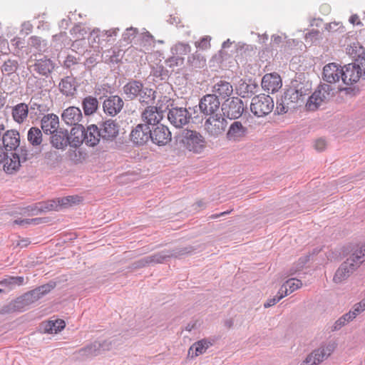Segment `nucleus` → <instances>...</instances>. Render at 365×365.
I'll return each mask as SVG.
<instances>
[{
	"label": "nucleus",
	"instance_id": "nucleus-43",
	"mask_svg": "<svg viewBox=\"0 0 365 365\" xmlns=\"http://www.w3.org/2000/svg\"><path fill=\"white\" fill-rule=\"evenodd\" d=\"M190 46L187 43L178 42L171 48V53L173 55H176L179 57H182L190 52Z\"/></svg>",
	"mask_w": 365,
	"mask_h": 365
},
{
	"label": "nucleus",
	"instance_id": "nucleus-10",
	"mask_svg": "<svg viewBox=\"0 0 365 365\" xmlns=\"http://www.w3.org/2000/svg\"><path fill=\"white\" fill-rule=\"evenodd\" d=\"M190 252L187 247L175 250H163L153 255L146 256L140 259L137 263L138 267H145L152 263H163L167 258L177 257Z\"/></svg>",
	"mask_w": 365,
	"mask_h": 365
},
{
	"label": "nucleus",
	"instance_id": "nucleus-7",
	"mask_svg": "<svg viewBox=\"0 0 365 365\" xmlns=\"http://www.w3.org/2000/svg\"><path fill=\"white\" fill-rule=\"evenodd\" d=\"M221 110L225 118L237 120L245 111L244 103L238 97L227 98L221 105Z\"/></svg>",
	"mask_w": 365,
	"mask_h": 365
},
{
	"label": "nucleus",
	"instance_id": "nucleus-17",
	"mask_svg": "<svg viewBox=\"0 0 365 365\" xmlns=\"http://www.w3.org/2000/svg\"><path fill=\"white\" fill-rule=\"evenodd\" d=\"M123 106V99L117 95L106 97L103 102L104 113L111 117L117 115L122 110Z\"/></svg>",
	"mask_w": 365,
	"mask_h": 365
},
{
	"label": "nucleus",
	"instance_id": "nucleus-45",
	"mask_svg": "<svg viewBox=\"0 0 365 365\" xmlns=\"http://www.w3.org/2000/svg\"><path fill=\"white\" fill-rule=\"evenodd\" d=\"M65 326V322L62 319L49 321L45 327V330L48 333H58L61 331Z\"/></svg>",
	"mask_w": 365,
	"mask_h": 365
},
{
	"label": "nucleus",
	"instance_id": "nucleus-37",
	"mask_svg": "<svg viewBox=\"0 0 365 365\" xmlns=\"http://www.w3.org/2000/svg\"><path fill=\"white\" fill-rule=\"evenodd\" d=\"M24 284V277L21 276H7L0 281V286L7 288L9 291Z\"/></svg>",
	"mask_w": 365,
	"mask_h": 365
},
{
	"label": "nucleus",
	"instance_id": "nucleus-35",
	"mask_svg": "<svg viewBox=\"0 0 365 365\" xmlns=\"http://www.w3.org/2000/svg\"><path fill=\"white\" fill-rule=\"evenodd\" d=\"M76 83L74 78L67 76L61 79L59 83L61 92L67 97H73L76 93Z\"/></svg>",
	"mask_w": 365,
	"mask_h": 365
},
{
	"label": "nucleus",
	"instance_id": "nucleus-50",
	"mask_svg": "<svg viewBox=\"0 0 365 365\" xmlns=\"http://www.w3.org/2000/svg\"><path fill=\"white\" fill-rule=\"evenodd\" d=\"M309 255H306L300 257L297 263L290 269L289 275H293L298 271H299L301 269H302L303 267L309 260Z\"/></svg>",
	"mask_w": 365,
	"mask_h": 365
},
{
	"label": "nucleus",
	"instance_id": "nucleus-31",
	"mask_svg": "<svg viewBox=\"0 0 365 365\" xmlns=\"http://www.w3.org/2000/svg\"><path fill=\"white\" fill-rule=\"evenodd\" d=\"M85 128L82 125L73 126L69 134L70 146L78 148L84 143Z\"/></svg>",
	"mask_w": 365,
	"mask_h": 365
},
{
	"label": "nucleus",
	"instance_id": "nucleus-51",
	"mask_svg": "<svg viewBox=\"0 0 365 365\" xmlns=\"http://www.w3.org/2000/svg\"><path fill=\"white\" fill-rule=\"evenodd\" d=\"M78 197L74 196H67L65 197L58 198L57 202L59 204V209H62L63 207H66L68 205H71L75 204L76 202V199Z\"/></svg>",
	"mask_w": 365,
	"mask_h": 365
},
{
	"label": "nucleus",
	"instance_id": "nucleus-8",
	"mask_svg": "<svg viewBox=\"0 0 365 365\" xmlns=\"http://www.w3.org/2000/svg\"><path fill=\"white\" fill-rule=\"evenodd\" d=\"M227 125L226 118L222 113H217L208 116L204 123V129L209 136L215 138L225 132Z\"/></svg>",
	"mask_w": 365,
	"mask_h": 365
},
{
	"label": "nucleus",
	"instance_id": "nucleus-58",
	"mask_svg": "<svg viewBox=\"0 0 365 365\" xmlns=\"http://www.w3.org/2000/svg\"><path fill=\"white\" fill-rule=\"evenodd\" d=\"M41 221V218H33V219H18L14 220V223L19 225H30L31 223L38 224Z\"/></svg>",
	"mask_w": 365,
	"mask_h": 365
},
{
	"label": "nucleus",
	"instance_id": "nucleus-33",
	"mask_svg": "<svg viewBox=\"0 0 365 365\" xmlns=\"http://www.w3.org/2000/svg\"><path fill=\"white\" fill-rule=\"evenodd\" d=\"M118 31V28L102 31L98 29H93L90 34L88 41L101 44L102 41H108L106 38L116 36Z\"/></svg>",
	"mask_w": 365,
	"mask_h": 365
},
{
	"label": "nucleus",
	"instance_id": "nucleus-63",
	"mask_svg": "<svg viewBox=\"0 0 365 365\" xmlns=\"http://www.w3.org/2000/svg\"><path fill=\"white\" fill-rule=\"evenodd\" d=\"M33 26L29 21H25L21 24V32L28 35L32 31Z\"/></svg>",
	"mask_w": 365,
	"mask_h": 365
},
{
	"label": "nucleus",
	"instance_id": "nucleus-55",
	"mask_svg": "<svg viewBox=\"0 0 365 365\" xmlns=\"http://www.w3.org/2000/svg\"><path fill=\"white\" fill-rule=\"evenodd\" d=\"M284 297V294L279 289L277 294L275 297L268 299L267 302L264 303V307L265 308L270 307L277 304L280 299H282Z\"/></svg>",
	"mask_w": 365,
	"mask_h": 365
},
{
	"label": "nucleus",
	"instance_id": "nucleus-39",
	"mask_svg": "<svg viewBox=\"0 0 365 365\" xmlns=\"http://www.w3.org/2000/svg\"><path fill=\"white\" fill-rule=\"evenodd\" d=\"M27 140L34 147L40 145L43 141V135L41 129L37 127H31L28 131Z\"/></svg>",
	"mask_w": 365,
	"mask_h": 365
},
{
	"label": "nucleus",
	"instance_id": "nucleus-52",
	"mask_svg": "<svg viewBox=\"0 0 365 365\" xmlns=\"http://www.w3.org/2000/svg\"><path fill=\"white\" fill-rule=\"evenodd\" d=\"M11 155L9 151H6L4 148L1 145L0 146V164L4 163V170L6 171V165H8V163H10L9 158H11Z\"/></svg>",
	"mask_w": 365,
	"mask_h": 365
},
{
	"label": "nucleus",
	"instance_id": "nucleus-49",
	"mask_svg": "<svg viewBox=\"0 0 365 365\" xmlns=\"http://www.w3.org/2000/svg\"><path fill=\"white\" fill-rule=\"evenodd\" d=\"M353 320L352 315H351L349 312H347L335 322L334 329L338 330Z\"/></svg>",
	"mask_w": 365,
	"mask_h": 365
},
{
	"label": "nucleus",
	"instance_id": "nucleus-62",
	"mask_svg": "<svg viewBox=\"0 0 365 365\" xmlns=\"http://www.w3.org/2000/svg\"><path fill=\"white\" fill-rule=\"evenodd\" d=\"M255 47L252 45L246 44V43H239L237 44V50L242 52H253Z\"/></svg>",
	"mask_w": 365,
	"mask_h": 365
},
{
	"label": "nucleus",
	"instance_id": "nucleus-42",
	"mask_svg": "<svg viewBox=\"0 0 365 365\" xmlns=\"http://www.w3.org/2000/svg\"><path fill=\"white\" fill-rule=\"evenodd\" d=\"M54 284H46L36 287V289L31 290L30 292L35 297L36 300H38L42 297L50 292L53 288Z\"/></svg>",
	"mask_w": 365,
	"mask_h": 365
},
{
	"label": "nucleus",
	"instance_id": "nucleus-44",
	"mask_svg": "<svg viewBox=\"0 0 365 365\" xmlns=\"http://www.w3.org/2000/svg\"><path fill=\"white\" fill-rule=\"evenodd\" d=\"M28 106L30 110L35 115L43 114L48 110L47 106L43 103H40L38 98L32 97Z\"/></svg>",
	"mask_w": 365,
	"mask_h": 365
},
{
	"label": "nucleus",
	"instance_id": "nucleus-30",
	"mask_svg": "<svg viewBox=\"0 0 365 365\" xmlns=\"http://www.w3.org/2000/svg\"><path fill=\"white\" fill-rule=\"evenodd\" d=\"M59 118L53 113L44 115L41 120V127L46 135H51L54 130L59 129Z\"/></svg>",
	"mask_w": 365,
	"mask_h": 365
},
{
	"label": "nucleus",
	"instance_id": "nucleus-60",
	"mask_svg": "<svg viewBox=\"0 0 365 365\" xmlns=\"http://www.w3.org/2000/svg\"><path fill=\"white\" fill-rule=\"evenodd\" d=\"M43 41L41 38L34 36L29 38V44L36 49L41 50V43Z\"/></svg>",
	"mask_w": 365,
	"mask_h": 365
},
{
	"label": "nucleus",
	"instance_id": "nucleus-40",
	"mask_svg": "<svg viewBox=\"0 0 365 365\" xmlns=\"http://www.w3.org/2000/svg\"><path fill=\"white\" fill-rule=\"evenodd\" d=\"M302 285V283L300 280L297 279L295 282V279H289L282 284L279 289L284 296H287L300 288Z\"/></svg>",
	"mask_w": 365,
	"mask_h": 365
},
{
	"label": "nucleus",
	"instance_id": "nucleus-57",
	"mask_svg": "<svg viewBox=\"0 0 365 365\" xmlns=\"http://www.w3.org/2000/svg\"><path fill=\"white\" fill-rule=\"evenodd\" d=\"M183 57H179L176 55H173L171 57H170L167 61V64L170 66H178L182 63L183 62Z\"/></svg>",
	"mask_w": 365,
	"mask_h": 365
},
{
	"label": "nucleus",
	"instance_id": "nucleus-36",
	"mask_svg": "<svg viewBox=\"0 0 365 365\" xmlns=\"http://www.w3.org/2000/svg\"><path fill=\"white\" fill-rule=\"evenodd\" d=\"M211 345L212 343L207 339L200 340L190 347L188 355L194 357L202 354Z\"/></svg>",
	"mask_w": 365,
	"mask_h": 365
},
{
	"label": "nucleus",
	"instance_id": "nucleus-47",
	"mask_svg": "<svg viewBox=\"0 0 365 365\" xmlns=\"http://www.w3.org/2000/svg\"><path fill=\"white\" fill-rule=\"evenodd\" d=\"M187 62L194 68H202L205 65V59L197 52L188 56Z\"/></svg>",
	"mask_w": 365,
	"mask_h": 365
},
{
	"label": "nucleus",
	"instance_id": "nucleus-32",
	"mask_svg": "<svg viewBox=\"0 0 365 365\" xmlns=\"http://www.w3.org/2000/svg\"><path fill=\"white\" fill-rule=\"evenodd\" d=\"M84 138V143L86 145L91 147L96 145L101 138L98 127L95 124L88 125L85 129Z\"/></svg>",
	"mask_w": 365,
	"mask_h": 365
},
{
	"label": "nucleus",
	"instance_id": "nucleus-38",
	"mask_svg": "<svg viewBox=\"0 0 365 365\" xmlns=\"http://www.w3.org/2000/svg\"><path fill=\"white\" fill-rule=\"evenodd\" d=\"M82 106L86 115L96 113L98 108V101L96 98L91 96L86 97L82 102Z\"/></svg>",
	"mask_w": 365,
	"mask_h": 365
},
{
	"label": "nucleus",
	"instance_id": "nucleus-19",
	"mask_svg": "<svg viewBox=\"0 0 365 365\" xmlns=\"http://www.w3.org/2000/svg\"><path fill=\"white\" fill-rule=\"evenodd\" d=\"M248 133L247 128L241 121L232 122L226 133V138L232 142H240L245 139Z\"/></svg>",
	"mask_w": 365,
	"mask_h": 365
},
{
	"label": "nucleus",
	"instance_id": "nucleus-18",
	"mask_svg": "<svg viewBox=\"0 0 365 365\" xmlns=\"http://www.w3.org/2000/svg\"><path fill=\"white\" fill-rule=\"evenodd\" d=\"M150 127L145 123L137 125L131 131L130 140L137 145L145 144L150 138Z\"/></svg>",
	"mask_w": 365,
	"mask_h": 365
},
{
	"label": "nucleus",
	"instance_id": "nucleus-14",
	"mask_svg": "<svg viewBox=\"0 0 365 365\" xmlns=\"http://www.w3.org/2000/svg\"><path fill=\"white\" fill-rule=\"evenodd\" d=\"M220 108V100L212 93L205 95L199 102L200 112L206 116L217 114Z\"/></svg>",
	"mask_w": 365,
	"mask_h": 365
},
{
	"label": "nucleus",
	"instance_id": "nucleus-61",
	"mask_svg": "<svg viewBox=\"0 0 365 365\" xmlns=\"http://www.w3.org/2000/svg\"><path fill=\"white\" fill-rule=\"evenodd\" d=\"M364 309L362 308L361 305L359 303L355 304L352 309L349 312L351 315H352L353 319H354L356 316L363 312Z\"/></svg>",
	"mask_w": 365,
	"mask_h": 365
},
{
	"label": "nucleus",
	"instance_id": "nucleus-9",
	"mask_svg": "<svg viewBox=\"0 0 365 365\" xmlns=\"http://www.w3.org/2000/svg\"><path fill=\"white\" fill-rule=\"evenodd\" d=\"M341 80L346 86H351L356 83L360 78L365 80L364 73L365 68L361 66V64L356 63H351L341 66Z\"/></svg>",
	"mask_w": 365,
	"mask_h": 365
},
{
	"label": "nucleus",
	"instance_id": "nucleus-41",
	"mask_svg": "<svg viewBox=\"0 0 365 365\" xmlns=\"http://www.w3.org/2000/svg\"><path fill=\"white\" fill-rule=\"evenodd\" d=\"M19 68V62L16 59L8 58L4 61L1 68L3 73L8 76L15 73Z\"/></svg>",
	"mask_w": 365,
	"mask_h": 365
},
{
	"label": "nucleus",
	"instance_id": "nucleus-21",
	"mask_svg": "<svg viewBox=\"0 0 365 365\" xmlns=\"http://www.w3.org/2000/svg\"><path fill=\"white\" fill-rule=\"evenodd\" d=\"M50 143L51 145L58 150H65L70 145L69 133L67 130L59 128L51 134Z\"/></svg>",
	"mask_w": 365,
	"mask_h": 365
},
{
	"label": "nucleus",
	"instance_id": "nucleus-26",
	"mask_svg": "<svg viewBox=\"0 0 365 365\" xmlns=\"http://www.w3.org/2000/svg\"><path fill=\"white\" fill-rule=\"evenodd\" d=\"M1 142L6 151L12 153L20 145V134L16 130H6Z\"/></svg>",
	"mask_w": 365,
	"mask_h": 365
},
{
	"label": "nucleus",
	"instance_id": "nucleus-3",
	"mask_svg": "<svg viewBox=\"0 0 365 365\" xmlns=\"http://www.w3.org/2000/svg\"><path fill=\"white\" fill-rule=\"evenodd\" d=\"M179 144L190 152L200 154L205 148V139L197 131L184 130L178 138Z\"/></svg>",
	"mask_w": 365,
	"mask_h": 365
},
{
	"label": "nucleus",
	"instance_id": "nucleus-6",
	"mask_svg": "<svg viewBox=\"0 0 365 365\" xmlns=\"http://www.w3.org/2000/svg\"><path fill=\"white\" fill-rule=\"evenodd\" d=\"M274 101L268 95L262 93L252 98L250 110L257 117H264L269 114L274 108Z\"/></svg>",
	"mask_w": 365,
	"mask_h": 365
},
{
	"label": "nucleus",
	"instance_id": "nucleus-28",
	"mask_svg": "<svg viewBox=\"0 0 365 365\" xmlns=\"http://www.w3.org/2000/svg\"><path fill=\"white\" fill-rule=\"evenodd\" d=\"M101 138L105 140H113L118 135V125L112 120H108L100 124L98 127Z\"/></svg>",
	"mask_w": 365,
	"mask_h": 365
},
{
	"label": "nucleus",
	"instance_id": "nucleus-5",
	"mask_svg": "<svg viewBox=\"0 0 365 365\" xmlns=\"http://www.w3.org/2000/svg\"><path fill=\"white\" fill-rule=\"evenodd\" d=\"M334 88L331 85L321 83L309 97L306 108L309 110H317L322 103L328 102L334 96Z\"/></svg>",
	"mask_w": 365,
	"mask_h": 365
},
{
	"label": "nucleus",
	"instance_id": "nucleus-15",
	"mask_svg": "<svg viewBox=\"0 0 365 365\" xmlns=\"http://www.w3.org/2000/svg\"><path fill=\"white\" fill-rule=\"evenodd\" d=\"M333 351L334 346L331 344L321 346L309 354L301 365H317L331 355Z\"/></svg>",
	"mask_w": 365,
	"mask_h": 365
},
{
	"label": "nucleus",
	"instance_id": "nucleus-2",
	"mask_svg": "<svg viewBox=\"0 0 365 365\" xmlns=\"http://www.w3.org/2000/svg\"><path fill=\"white\" fill-rule=\"evenodd\" d=\"M123 93L130 101L138 100L142 105L155 103L156 92L138 80H130L123 87Z\"/></svg>",
	"mask_w": 365,
	"mask_h": 365
},
{
	"label": "nucleus",
	"instance_id": "nucleus-4",
	"mask_svg": "<svg viewBox=\"0 0 365 365\" xmlns=\"http://www.w3.org/2000/svg\"><path fill=\"white\" fill-rule=\"evenodd\" d=\"M311 84L309 81L300 82L294 80L291 86L284 93V102L287 105L303 103L304 97L309 94Z\"/></svg>",
	"mask_w": 365,
	"mask_h": 365
},
{
	"label": "nucleus",
	"instance_id": "nucleus-25",
	"mask_svg": "<svg viewBox=\"0 0 365 365\" xmlns=\"http://www.w3.org/2000/svg\"><path fill=\"white\" fill-rule=\"evenodd\" d=\"M82 118L81 109L76 106H70L63 110L61 113L62 120L68 125H78Z\"/></svg>",
	"mask_w": 365,
	"mask_h": 365
},
{
	"label": "nucleus",
	"instance_id": "nucleus-23",
	"mask_svg": "<svg viewBox=\"0 0 365 365\" xmlns=\"http://www.w3.org/2000/svg\"><path fill=\"white\" fill-rule=\"evenodd\" d=\"M341 66L336 63H330L323 68L322 79L328 83H336L341 80Z\"/></svg>",
	"mask_w": 365,
	"mask_h": 365
},
{
	"label": "nucleus",
	"instance_id": "nucleus-1",
	"mask_svg": "<svg viewBox=\"0 0 365 365\" xmlns=\"http://www.w3.org/2000/svg\"><path fill=\"white\" fill-rule=\"evenodd\" d=\"M365 261V243L357 245L351 250L346 260L336 270L334 281L339 283L346 279L361 263Z\"/></svg>",
	"mask_w": 365,
	"mask_h": 365
},
{
	"label": "nucleus",
	"instance_id": "nucleus-13",
	"mask_svg": "<svg viewBox=\"0 0 365 365\" xmlns=\"http://www.w3.org/2000/svg\"><path fill=\"white\" fill-rule=\"evenodd\" d=\"M11 157L9 158L10 163H8V165H6L7 173H12L18 170L21 163L26 162L33 156L26 146L20 145L16 150H14V151L11 153Z\"/></svg>",
	"mask_w": 365,
	"mask_h": 365
},
{
	"label": "nucleus",
	"instance_id": "nucleus-20",
	"mask_svg": "<svg viewBox=\"0 0 365 365\" xmlns=\"http://www.w3.org/2000/svg\"><path fill=\"white\" fill-rule=\"evenodd\" d=\"M113 341H103V342L95 341L94 343L79 350V354L82 356L92 357L98 355L101 351L110 350L113 347Z\"/></svg>",
	"mask_w": 365,
	"mask_h": 365
},
{
	"label": "nucleus",
	"instance_id": "nucleus-24",
	"mask_svg": "<svg viewBox=\"0 0 365 365\" xmlns=\"http://www.w3.org/2000/svg\"><path fill=\"white\" fill-rule=\"evenodd\" d=\"M147 106V108L142 113L143 120L145 122V124L148 125L150 127H155L163 119V112L156 106Z\"/></svg>",
	"mask_w": 365,
	"mask_h": 365
},
{
	"label": "nucleus",
	"instance_id": "nucleus-12",
	"mask_svg": "<svg viewBox=\"0 0 365 365\" xmlns=\"http://www.w3.org/2000/svg\"><path fill=\"white\" fill-rule=\"evenodd\" d=\"M35 302H36L35 297L29 291L3 307L1 313L8 314L14 312H23L26 307Z\"/></svg>",
	"mask_w": 365,
	"mask_h": 365
},
{
	"label": "nucleus",
	"instance_id": "nucleus-46",
	"mask_svg": "<svg viewBox=\"0 0 365 365\" xmlns=\"http://www.w3.org/2000/svg\"><path fill=\"white\" fill-rule=\"evenodd\" d=\"M38 207L42 212H47L52 210H60L59 204H58L57 200H51L46 202H38Z\"/></svg>",
	"mask_w": 365,
	"mask_h": 365
},
{
	"label": "nucleus",
	"instance_id": "nucleus-54",
	"mask_svg": "<svg viewBox=\"0 0 365 365\" xmlns=\"http://www.w3.org/2000/svg\"><path fill=\"white\" fill-rule=\"evenodd\" d=\"M137 34V29L130 27L128 28L123 34V39L126 42H130Z\"/></svg>",
	"mask_w": 365,
	"mask_h": 365
},
{
	"label": "nucleus",
	"instance_id": "nucleus-16",
	"mask_svg": "<svg viewBox=\"0 0 365 365\" xmlns=\"http://www.w3.org/2000/svg\"><path fill=\"white\" fill-rule=\"evenodd\" d=\"M150 140L158 145H165L171 140L170 131L162 124L150 126Z\"/></svg>",
	"mask_w": 365,
	"mask_h": 365
},
{
	"label": "nucleus",
	"instance_id": "nucleus-11",
	"mask_svg": "<svg viewBox=\"0 0 365 365\" xmlns=\"http://www.w3.org/2000/svg\"><path fill=\"white\" fill-rule=\"evenodd\" d=\"M192 115L190 111L182 107L171 108L168 113V119L170 124L177 128H181L189 123Z\"/></svg>",
	"mask_w": 365,
	"mask_h": 365
},
{
	"label": "nucleus",
	"instance_id": "nucleus-56",
	"mask_svg": "<svg viewBox=\"0 0 365 365\" xmlns=\"http://www.w3.org/2000/svg\"><path fill=\"white\" fill-rule=\"evenodd\" d=\"M289 110V105L284 102V96L281 99V102H277L276 110L279 115L286 113Z\"/></svg>",
	"mask_w": 365,
	"mask_h": 365
},
{
	"label": "nucleus",
	"instance_id": "nucleus-27",
	"mask_svg": "<svg viewBox=\"0 0 365 365\" xmlns=\"http://www.w3.org/2000/svg\"><path fill=\"white\" fill-rule=\"evenodd\" d=\"M282 86V79L276 73H267L262 79V87L268 92H277Z\"/></svg>",
	"mask_w": 365,
	"mask_h": 365
},
{
	"label": "nucleus",
	"instance_id": "nucleus-64",
	"mask_svg": "<svg viewBox=\"0 0 365 365\" xmlns=\"http://www.w3.org/2000/svg\"><path fill=\"white\" fill-rule=\"evenodd\" d=\"M38 207V202L34 205H30V206L27 207L26 210L28 212H30L31 215H37L42 213V212L40 211V210Z\"/></svg>",
	"mask_w": 365,
	"mask_h": 365
},
{
	"label": "nucleus",
	"instance_id": "nucleus-59",
	"mask_svg": "<svg viewBox=\"0 0 365 365\" xmlns=\"http://www.w3.org/2000/svg\"><path fill=\"white\" fill-rule=\"evenodd\" d=\"M327 147V142L324 138H318L314 141V148L316 150L322 152Z\"/></svg>",
	"mask_w": 365,
	"mask_h": 365
},
{
	"label": "nucleus",
	"instance_id": "nucleus-29",
	"mask_svg": "<svg viewBox=\"0 0 365 365\" xmlns=\"http://www.w3.org/2000/svg\"><path fill=\"white\" fill-rule=\"evenodd\" d=\"M54 67L53 62L46 57L36 59L35 63L30 66V68H32L38 74L45 77H48Z\"/></svg>",
	"mask_w": 365,
	"mask_h": 365
},
{
	"label": "nucleus",
	"instance_id": "nucleus-48",
	"mask_svg": "<svg viewBox=\"0 0 365 365\" xmlns=\"http://www.w3.org/2000/svg\"><path fill=\"white\" fill-rule=\"evenodd\" d=\"M88 33V31L85 27H83L81 24L75 25L71 30V35L76 38L75 42L73 43V46L78 41L84 38L85 35Z\"/></svg>",
	"mask_w": 365,
	"mask_h": 365
},
{
	"label": "nucleus",
	"instance_id": "nucleus-53",
	"mask_svg": "<svg viewBox=\"0 0 365 365\" xmlns=\"http://www.w3.org/2000/svg\"><path fill=\"white\" fill-rule=\"evenodd\" d=\"M155 77L160 78V80H165L168 76V71L163 66H157L153 71Z\"/></svg>",
	"mask_w": 365,
	"mask_h": 365
},
{
	"label": "nucleus",
	"instance_id": "nucleus-22",
	"mask_svg": "<svg viewBox=\"0 0 365 365\" xmlns=\"http://www.w3.org/2000/svg\"><path fill=\"white\" fill-rule=\"evenodd\" d=\"M211 91L219 100L225 101L232 94L233 87L230 82L220 79L212 86Z\"/></svg>",
	"mask_w": 365,
	"mask_h": 365
},
{
	"label": "nucleus",
	"instance_id": "nucleus-34",
	"mask_svg": "<svg viewBox=\"0 0 365 365\" xmlns=\"http://www.w3.org/2000/svg\"><path fill=\"white\" fill-rule=\"evenodd\" d=\"M29 114V106L24 103H20L12 108L11 115L14 120L21 124L26 121Z\"/></svg>",
	"mask_w": 365,
	"mask_h": 365
}]
</instances>
